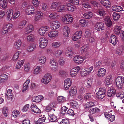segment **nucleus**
<instances>
[{
    "instance_id": "1",
    "label": "nucleus",
    "mask_w": 124,
    "mask_h": 124,
    "mask_svg": "<svg viewBox=\"0 0 124 124\" xmlns=\"http://www.w3.org/2000/svg\"><path fill=\"white\" fill-rule=\"evenodd\" d=\"M73 19L72 15L67 14L63 15L62 17V21L64 23L68 24L72 23L73 22Z\"/></svg>"
},
{
    "instance_id": "2",
    "label": "nucleus",
    "mask_w": 124,
    "mask_h": 124,
    "mask_svg": "<svg viewBox=\"0 0 124 124\" xmlns=\"http://www.w3.org/2000/svg\"><path fill=\"white\" fill-rule=\"evenodd\" d=\"M115 83L116 86L119 89H121L124 83V78L121 76H119L116 79Z\"/></svg>"
},
{
    "instance_id": "3",
    "label": "nucleus",
    "mask_w": 124,
    "mask_h": 124,
    "mask_svg": "<svg viewBox=\"0 0 124 124\" xmlns=\"http://www.w3.org/2000/svg\"><path fill=\"white\" fill-rule=\"evenodd\" d=\"M52 78V76L49 73L45 75L41 80L42 83L45 85L48 84L51 81Z\"/></svg>"
},
{
    "instance_id": "4",
    "label": "nucleus",
    "mask_w": 124,
    "mask_h": 124,
    "mask_svg": "<svg viewBox=\"0 0 124 124\" xmlns=\"http://www.w3.org/2000/svg\"><path fill=\"white\" fill-rule=\"evenodd\" d=\"M49 63L51 66H52L51 67V70L54 72H56L58 70L57 67L58 63L56 60L52 58L50 59Z\"/></svg>"
},
{
    "instance_id": "5",
    "label": "nucleus",
    "mask_w": 124,
    "mask_h": 124,
    "mask_svg": "<svg viewBox=\"0 0 124 124\" xmlns=\"http://www.w3.org/2000/svg\"><path fill=\"white\" fill-rule=\"evenodd\" d=\"M80 69V67L79 66H77L71 69L70 71V75L71 77L73 78L75 77Z\"/></svg>"
},
{
    "instance_id": "6",
    "label": "nucleus",
    "mask_w": 124,
    "mask_h": 124,
    "mask_svg": "<svg viewBox=\"0 0 124 124\" xmlns=\"http://www.w3.org/2000/svg\"><path fill=\"white\" fill-rule=\"evenodd\" d=\"M106 91L105 90L101 88H100L98 92L96 93V97L99 99H103L105 96Z\"/></svg>"
},
{
    "instance_id": "7",
    "label": "nucleus",
    "mask_w": 124,
    "mask_h": 124,
    "mask_svg": "<svg viewBox=\"0 0 124 124\" xmlns=\"http://www.w3.org/2000/svg\"><path fill=\"white\" fill-rule=\"evenodd\" d=\"M82 32L81 31H78L73 34L71 37L72 40L74 41H77L81 38L82 35Z\"/></svg>"
},
{
    "instance_id": "8",
    "label": "nucleus",
    "mask_w": 124,
    "mask_h": 124,
    "mask_svg": "<svg viewBox=\"0 0 124 124\" xmlns=\"http://www.w3.org/2000/svg\"><path fill=\"white\" fill-rule=\"evenodd\" d=\"M85 59L82 57L81 56L76 55L73 58L74 62L78 64H80L83 62Z\"/></svg>"
},
{
    "instance_id": "9",
    "label": "nucleus",
    "mask_w": 124,
    "mask_h": 124,
    "mask_svg": "<svg viewBox=\"0 0 124 124\" xmlns=\"http://www.w3.org/2000/svg\"><path fill=\"white\" fill-rule=\"evenodd\" d=\"M72 83L71 79L68 78L66 79L64 81V88L66 90H68L70 87Z\"/></svg>"
},
{
    "instance_id": "10",
    "label": "nucleus",
    "mask_w": 124,
    "mask_h": 124,
    "mask_svg": "<svg viewBox=\"0 0 124 124\" xmlns=\"http://www.w3.org/2000/svg\"><path fill=\"white\" fill-rule=\"evenodd\" d=\"M66 55L70 58H71L74 54L73 48L71 47H68L65 52Z\"/></svg>"
},
{
    "instance_id": "11",
    "label": "nucleus",
    "mask_w": 124,
    "mask_h": 124,
    "mask_svg": "<svg viewBox=\"0 0 124 124\" xmlns=\"http://www.w3.org/2000/svg\"><path fill=\"white\" fill-rule=\"evenodd\" d=\"M63 34L64 36L68 37L69 36L70 29L67 26H63L62 28Z\"/></svg>"
},
{
    "instance_id": "12",
    "label": "nucleus",
    "mask_w": 124,
    "mask_h": 124,
    "mask_svg": "<svg viewBox=\"0 0 124 124\" xmlns=\"http://www.w3.org/2000/svg\"><path fill=\"white\" fill-rule=\"evenodd\" d=\"M106 71L105 69L104 68L99 69L97 71V75L98 77L100 78L104 77L106 75Z\"/></svg>"
},
{
    "instance_id": "13",
    "label": "nucleus",
    "mask_w": 124,
    "mask_h": 124,
    "mask_svg": "<svg viewBox=\"0 0 124 124\" xmlns=\"http://www.w3.org/2000/svg\"><path fill=\"white\" fill-rule=\"evenodd\" d=\"M6 19L7 20H11L12 17H13V10L12 9L10 8L8 9L6 13Z\"/></svg>"
},
{
    "instance_id": "14",
    "label": "nucleus",
    "mask_w": 124,
    "mask_h": 124,
    "mask_svg": "<svg viewBox=\"0 0 124 124\" xmlns=\"http://www.w3.org/2000/svg\"><path fill=\"white\" fill-rule=\"evenodd\" d=\"M104 28L103 23L100 22H98L95 24L94 28L97 31H100L101 30H103Z\"/></svg>"
},
{
    "instance_id": "15",
    "label": "nucleus",
    "mask_w": 124,
    "mask_h": 124,
    "mask_svg": "<svg viewBox=\"0 0 124 124\" xmlns=\"http://www.w3.org/2000/svg\"><path fill=\"white\" fill-rule=\"evenodd\" d=\"M112 79V77L111 75H108L106 77L105 80V84L107 86L111 84Z\"/></svg>"
},
{
    "instance_id": "16",
    "label": "nucleus",
    "mask_w": 124,
    "mask_h": 124,
    "mask_svg": "<svg viewBox=\"0 0 124 124\" xmlns=\"http://www.w3.org/2000/svg\"><path fill=\"white\" fill-rule=\"evenodd\" d=\"M50 25L52 28L54 29H58L60 27V23L57 21L52 22Z\"/></svg>"
},
{
    "instance_id": "17",
    "label": "nucleus",
    "mask_w": 124,
    "mask_h": 124,
    "mask_svg": "<svg viewBox=\"0 0 124 124\" xmlns=\"http://www.w3.org/2000/svg\"><path fill=\"white\" fill-rule=\"evenodd\" d=\"M44 98V97L42 95H40L36 96L33 97L32 99L33 101L38 102L42 100Z\"/></svg>"
},
{
    "instance_id": "18",
    "label": "nucleus",
    "mask_w": 124,
    "mask_h": 124,
    "mask_svg": "<svg viewBox=\"0 0 124 124\" xmlns=\"http://www.w3.org/2000/svg\"><path fill=\"white\" fill-rule=\"evenodd\" d=\"M36 16L34 19L35 21H38L42 19L43 17V13L40 11H37L36 12Z\"/></svg>"
},
{
    "instance_id": "19",
    "label": "nucleus",
    "mask_w": 124,
    "mask_h": 124,
    "mask_svg": "<svg viewBox=\"0 0 124 124\" xmlns=\"http://www.w3.org/2000/svg\"><path fill=\"white\" fill-rule=\"evenodd\" d=\"M104 114L105 117L109 121L112 122L115 120V117L114 115L109 114L107 112H105Z\"/></svg>"
},
{
    "instance_id": "20",
    "label": "nucleus",
    "mask_w": 124,
    "mask_h": 124,
    "mask_svg": "<svg viewBox=\"0 0 124 124\" xmlns=\"http://www.w3.org/2000/svg\"><path fill=\"white\" fill-rule=\"evenodd\" d=\"M116 93L115 89L113 88H111L109 89L107 92V96L109 97L115 95Z\"/></svg>"
},
{
    "instance_id": "21",
    "label": "nucleus",
    "mask_w": 124,
    "mask_h": 124,
    "mask_svg": "<svg viewBox=\"0 0 124 124\" xmlns=\"http://www.w3.org/2000/svg\"><path fill=\"white\" fill-rule=\"evenodd\" d=\"M31 111L36 113H40L41 112V110L36 105L34 104H31Z\"/></svg>"
},
{
    "instance_id": "22",
    "label": "nucleus",
    "mask_w": 124,
    "mask_h": 124,
    "mask_svg": "<svg viewBox=\"0 0 124 124\" xmlns=\"http://www.w3.org/2000/svg\"><path fill=\"white\" fill-rule=\"evenodd\" d=\"M12 90L10 89H8L7 91L6 97L8 100L11 101L12 99L13 95L12 93Z\"/></svg>"
},
{
    "instance_id": "23",
    "label": "nucleus",
    "mask_w": 124,
    "mask_h": 124,
    "mask_svg": "<svg viewBox=\"0 0 124 124\" xmlns=\"http://www.w3.org/2000/svg\"><path fill=\"white\" fill-rule=\"evenodd\" d=\"M26 23V20H23L20 22L17 26V29L19 30L22 29L24 27Z\"/></svg>"
},
{
    "instance_id": "24",
    "label": "nucleus",
    "mask_w": 124,
    "mask_h": 124,
    "mask_svg": "<svg viewBox=\"0 0 124 124\" xmlns=\"http://www.w3.org/2000/svg\"><path fill=\"white\" fill-rule=\"evenodd\" d=\"M8 4L7 0H0V6L2 8H7Z\"/></svg>"
},
{
    "instance_id": "25",
    "label": "nucleus",
    "mask_w": 124,
    "mask_h": 124,
    "mask_svg": "<svg viewBox=\"0 0 124 124\" xmlns=\"http://www.w3.org/2000/svg\"><path fill=\"white\" fill-rule=\"evenodd\" d=\"M77 92V88L76 87L72 88L70 90L69 94L70 96L73 97L76 95Z\"/></svg>"
},
{
    "instance_id": "26",
    "label": "nucleus",
    "mask_w": 124,
    "mask_h": 124,
    "mask_svg": "<svg viewBox=\"0 0 124 124\" xmlns=\"http://www.w3.org/2000/svg\"><path fill=\"white\" fill-rule=\"evenodd\" d=\"M60 4V3L59 2H55L52 3L50 6V9L53 10H56Z\"/></svg>"
},
{
    "instance_id": "27",
    "label": "nucleus",
    "mask_w": 124,
    "mask_h": 124,
    "mask_svg": "<svg viewBox=\"0 0 124 124\" xmlns=\"http://www.w3.org/2000/svg\"><path fill=\"white\" fill-rule=\"evenodd\" d=\"M110 41L113 45L116 44L117 42V40L116 36L114 35H112L111 36L110 38Z\"/></svg>"
},
{
    "instance_id": "28",
    "label": "nucleus",
    "mask_w": 124,
    "mask_h": 124,
    "mask_svg": "<svg viewBox=\"0 0 124 124\" xmlns=\"http://www.w3.org/2000/svg\"><path fill=\"white\" fill-rule=\"evenodd\" d=\"M58 32L57 31H50L48 34V36L50 38L56 37L58 35Z\"/></svg>"
},
{
    "instance_id": "29",
    "label": "nucleus",
    "mask_w": 124,
    "mask_h": 124,
    "mask_svg": "<svg viewBox=\"0 0 124 124\" xmlns=\"http://www.w3.org/2000/svg\"><path fill=\"white\" fill-rule=\"evenodd\" d=\"M67 9L69 11H73L76 9V7L70 3H68L67 5Z\"/></svg>"
},
{
    "instance_id": "30",
    "label": "nucleus",
    "mask_w": 124,
    "mask_h": 124,
    "mask_svg": "<svg viewBox=\"0 0 124 124\" xmlns=\"http://www.w3.org/2000/svg\"><path fill=\"white\" fill-rule=\"evenodd\" d=\"M111 8L113 11L117 12H119L123 10V8L121 6L116 5L112 6Z\"/></svg>"
},
{
    "instance_id": "31",
    "label": "nucleus",
    "mask_w": 124,
    "mask_h": 124,
    "mask_svg": "<svg viewBox=\"0 0 124 124\" xmlns=\"http://www.w3.org/2000/svg\"><path fill=\"white\" fill-rule=\"evenodd\" d=\"M70 107L74 109L78 108L79 107V105L78 102L75 101H71L70 103Z\"/></svg>"
},
{
    "instance_id": "32",
    "label": "nucleus",
    "mask_w": 124,
    "mask_h": 124,
    "mask_svg": "<svg viewBox=\"0 0 124 124\" xmlns=\"http://www.w3.org/2000/svg\"><path fill=\"white\" fill-rule=\"evenodd\" d=\"M121 29V28L120 26L116 25L114 27L113 31L115 33L118 35L120 34Z\"/></svg>"
},
{
    "instance_id": "33",
    "label": "nucleus",
    "mask_w": 124,
    "mask_h": 124,
    "mask_svg": "<svg viewBox=\"0 0 124 124\" xmlns=\"http://www.w3.org/2000/svg\"><path fill=\"white\" fill-rule=\"evenodd\" d=\"M55 106L54 104L52 103H50L46 106V110L47 112H49Z\"/></svg>"
},
{
    "instance_id": "34",
    "label": "nucleus",
    "mask_w": 124,
    "mask_h": 124,
    "mask_svg": "<svg viewBox=\"0 0 124 124\" xmlns=\"http://www.w3.org/2000/svg\"><path fill=\"white\" fill-rule=\"evenodd\" d=\"M25 62V60H19L17 62L16 66V68L17 69H19L22 66Z\"/></svg>"
},
{
    "instance_id": "35",
    "label": "nucleus",
    "mask_w": 124,
    "mask_h": 124,
    "mask_svg": "<svg viewBox=\"0 0 124 124\" xmlns=\"http://www.w3.org/2000/svg\"><path fill=\"white\" fill-rule=\"evenodd\" d=\"M79 24L83 27H85L88 26V23L85 19H81L79 21Z\"/></svg>"
},
{
    "instance_id": "36",
    "label": "nucleus",
    "mask_w": 124,
    "mask_h": 124,
    "mask_svg": "<svg viewBox=\"0 0 124 124\" xmlns=\"http://www.w3.org/2000/svg\"><path fill=\"white\" fill-rule=\"evenodd\" d=\"M93 13L91 12H87L85 13L83 15V18L85 19H90L93 16Z\"/></svg>"
},
{
    "instance_id": "37",
    "label": "nucleus",
    "mask_w": 124,
    "mask_h": 124,
    "mask_svg": "<svg viewBox=\"0 0 124 124\" xmlns=\"http://www.w3.org/2000/svg\"><path fill=\"white\" fill-rule=\"evenodd\" d=\"M59 16V15L55 12H53L51 13L49 16V17L53 19H57Z\"/></svg>"
},
{
    "instance_id": "38",
    "label": "nucleus",
    "mask_w": 124,
    "mask_h": 124,
    "mask_svg": "<svg viewBox=\"0 0 124 124\" xmlns=\"http://www.w3.org/2000/svg\"><path fill=\"white\" fill-rule=\"evenodd\" d=\"M106 25L108 27H110L112 25V22L108 17H107L104 19Z\"/></svg>"
},
{
    "instance_id": "39",
    "label": "nucleus",
    "mask_w": 124,
    "mask_h": 124,
    "mask_svg": "<svg viewBox=\"0 0 124 124\" xmlns=\"http://www.w3.org/2000/svg\"><path fill=\"white\" fill-rule=\"evenodd\" d=\"M46 57L44 56H41L38 59V61L39 63L42 64H45L46 61Z\"/></svg>"
},
{
    "instance_id": "40",
    "label": "nucleus",
    "mask_w": 124,
    "mask_h": 124,
    "mask_svg": "<svg viewBox=\"0 0 124 124\" xmlns=\"http://www.w3.org/2000/svg\"><path fill=\"white\" fill-rule=\"evenodd\" d=\"M42 67L41 66H38L34 70L33 73L34 74H37L42 71Z\"/></svg>"
},
{
    "instance_id": "41",
    "label": "nucleus",
    "mask_w": 124,
    "mask_h": 124,
    "mask_svg": "<svg viewBox=\"0 0 124 124\" xmlns=\"http://www.w3.org/2000/svg\"><path fill=\"white\" fill-rule=\"evenodd\" d=\"M21 44V40L18 39L16 41L14 44L15 47L16 49L19 48Z\"/></svg>"
},
{
    "instance_id": "42",
    "label": "nucleus",
    "mask_w": 124,
    "mask_h": 124,
    "mask_svg": "<svg viewBox=\"0 0 124 124\" xmlns=\"http://www.w3.org/2000/svg\"><path fill=\"white\" fill-rule=\"evenodd\" d=\"M21 53V52L18 51L16 52L14 54L12 58L13 61H16L17 60L19 57V53Z\"/></svg>"
},
{
    "instance_id": "43",
    "label": "nucleus",
    "mask_w": 124,
    "mask_h": 124,
    "mask_svg": "<svg viewBox=\"0 0 124 124\" xmlns=\"http://www.w3.org/2000/svg\"><path fill=\"white\" fill-rule=\"evenodd\" d=\"M123 47L122 46H120L118 48L116 53L117 55H120L123 53Z\"/></svg>"
},
{
    "instance_id": "44",
    "label": "nucleus",
    "mask_w": 124,
    "mask_h": 124,
    "mask_svg": "<svg viewBox=\"0 0 124 124\" xmlns=\"http://www.w3.org/2000/svg\"><path fill=\"white\" fill-rule=\"evenodd\" d=\"M61 3L58 7L56 10L57 12H61L63 11L65 8V6L63 5H61Z\"/></svg>"
},
{
    "instance_id": "45",
    "label": "nucleus",
    "mask_w": 124,
    "mask_h": 124,
    "mask_svg": "<svg viewBox=\"0 0 124 124\" xmlns=\"http://www.w3.org/2000/svg\"><path fill=\"white\" fill-rule=\"evenodd\" d=\"M24 69L26 72H29L31 69V65L30 63L28 62L26 63L24 65Z\"/></svg>"
},
{
    "instance_id": "46",
    "label": "nucleus",
    "mask_w": 124,
    "mask_h": 124,
    "mask_svg": "<svg viewBox=\"0 0 124 124\" xmlns=\"http://www.w3.org/2000/svg\"><path fill=\"white\" fill-rule=\"evenodd\" d=\"M89 49L88 47L86 45L82 46L81 48L80 52L81 53H83L86 52Z\"/></svg>"
},
{
    "instance_id": "47",
    "label": "nucleus",
    "mask_w": 124,
    "mask_h": 124,
    "mask_svg": "<svg viewBox=\"0 0 124 124\" xmlns=\"http://www.w3.org/2000/svg\"><path fill=\"white\" fill-rule=\"evenodd\" d=\"M85 36L86 38L90 37L92 35V31L88 29H86L85 30Z\"/></svg>"
},
{
    "instance_id": "48",
    "label": "nucleus",
    "mask_w": 124,
    "mask_h": 124,
    "mask_svg": "<svg viewBox=\"0 0 124 124\" xmlns=\"http://www.w3.org/2000/svg\"><path fill=\"white\" fill-rule=\"evenodd\" d=\"M113 18L115 21H116L118 20L120 17V15L118 13L114 12L112 14Z\"/></svg>"
},
{
    "instance_id": "49",
    "label": "nucleus",
    "mask_w": 124,
    "mask_h": 124,
    "mask_svg": "<svg viewBox=\"0 0 124 124\" xmlns=\"http://www.w3.org/2000/svg\"><path fill=\"white\" fill-rule=\"evenodd\" d=\"M21 15L20 11H17L13 13V18L14 19H16L18 18Z\"/></svg>"
},
{
    "instance_id": "50",
    "label": "nucleus",
    "mask_w": 124,
    "mask_h": 124,
    "mask_svg": "<svg viewBox=\"0 0 124 124\" xmlns=\"http://www.w3.org/2000/svg\"><path fill=\"white\" fill-rule=\"evenodd\" d=\"M44 116L45 115H44L43 117L39 118L37 121H34V122L36 124H40L44 122L45 120L46 119L44 117Z\"/></svg>"
},
{
    "instance_id": "51",
    "label": "nucleus",
    "mask_w": 124,
    "mask_h": 124,
    "mask_svg": "<svg viewBox=\"0 0 124 124\" xmlns=\"http://www.w3.org/2000/svg\"><path fill=\"white\" fill-rule=\"evenodd\" d=\"M100 110L98 108H96L91 109L89 111L91 114H93L98 112H100Z\"/></svg>"
},
{
    "instance_id": "52",
    "label": "nucleus",
    "mask_w": 124,
    "mask_h": 124,
    "mask_svg": "<svg viewBox=\"0 0 124 124\" xmlns=\"http://www.w3.org/2000/svg\"><path fill=\"white\" fill-rule=\"evenodd\" d=\"M31 36V42H33L32 43L31 42V48H32V51L36 48V43L35 42V38L34 37H33Z\"/></svg>"
},
{
    "instance_id": "53",
    "label": "nucleus",
    "mask_w": 124,
    "mask_h": 124,
    "mask_svg": "<svg viewBox=\"0 0 124 124\" xmlns=\"http://www.w3.org/2000/svg\"><path fill=\"white\" fill-rule=\"evenodd\" d=\"M57 101L59 102L63 103L66 101V98L62 96H59L58 97Z\"/></svg>"
},
{
    "instance_id": "54",
    "label": "nucleus",
    "mask_w": 124,
    "mask_h": 124,
    "mask_svg": "<svg viewBox=\"0 0 124 124\" xmlns=\"http://www.w3.org/2000/svg\"><path fill=\"white\" fill-rule=\"evenodd\" d=\"M63 53V50L62 49H59L57 50L54 53L55 56H60Z\"/></svg>"
},
{
    "instance_id": "55",
    "label": "nucleus",
    "mask_w": 124,
    "mask_h": 124,
    "mask_svg": "<svg viewBox=\"0 0 124 124\" xmlns=\"http://www.w3.org/2000/svg\"><path fill=\"white\" fill-rule=\"evenodd\" d=\"M83 8H91V6L89 5L88 2L85 1H83L82 3Z\"/></svg>"
},
{
    "instance_id": "56",
    "label": "nucleus",
    "mask_w": 124,
    "mask_h": 124,
    "mask_svg": "<svg viewBox=\"0 0 124 124\" xmlns=\"http://www.w3.org/2000/svg\"><path fill=\"white\" fill-rule=\"evenodd\" d=\"M49 116L50 117H49V118L51 122H54L55 121L57 120V117L53 114H50Z\"/></svg>"
},
{
    "instance_id": "57",
    "label": "nucleus",
    "mask_w": 124,
    "mask_h": 124,
    "mask_svg": "<svg viewBox=\"0 0 124 124\" xmlns=\"http://www.w3.org/2000/svg\"><path fill=\"white\" fill-rule=\"evenodd\" d=\"M97 14L98 15H99L100 16H103L106 15L105 12L102 9L99 10Z\"/></svg>"
},
{
    "instance_id": "58",
    "label": "nucleus",
    "mask_w": 124,
    "mask_h": 124,
    "mask_svg": "<svg viewBox=\"0 0 124 124\" xmlns=\"http://www.w3.org/2000/svg\"><path fill=\"white\" fill-rule=\"evenodd\" d=\"M61 45V43H60L56 42H54L52 44V46L55 48L59 47Z\"/></svg>"
},
{
    "instance_id": "59",
    "label": "nucleus",
    "mask_w": 124,
    "mask_h": 124,
    "mask_svg": "<svg viewBox=\"0 0 124 124\" xmlns=\"http://www.w3.org/2000/svg\"><path fill=\"white\" fill-rule=\"evenodd\" d=\"M102 5L105 7H109L110 6V2L109 0H107L102 4Z\"/></svg>"
},
{
    "instance_id": "60",
    "label": "nucleus",
    "mask_w": 124,
    "mask_h": 124,
    "mask_svg": "<svg viewBox=\"0 0 124 124\" xmlns=\"http://www.w3.org/2000/svg\"><path fill=\"white\" fill-rule=\"evenodd\" d=\"M20 112L17 110H14L13 111L12 113V115L14 117H16L18 116L20 114Z\"/></svg>"
},
{
    "instance_id": "61",
    "label": "nucleus",
    "mask_w": 124,
    "mask_h": 124,
    "mask_svg": "<svg viewBox=\"0 0 124 124\" xmlns=\"http://www.w3.org/2000/svg\"><path fill=\"white\" fill-rule=\"evenodd\" d=\"M8 32V31L7 29L5 27H3L2 28L1 31V34L3 35L7 34Z\"/></svg>"
},
{
    "instance_id": "62",
    "label": "nucleus",
    "mask_w": 124,
    "mask_h": 124,
    "mask_svg": "<svg viewBox=\"0 0 124 124\" xmlns=\"http://www.w3.org/2000/svg\"><path fill=\"white\" fill-rule=\"evenodd\" d=\"M41 6L43 11H45L47 10L48 7L46 3L44 2L42 3Z\"/></svg>"
},
{
    "instance_id": "63",
    "label": "nucleus",
    "mask_w": 124,
    "mask_h": 124,
    "mask_svg": "<svg viewBox=\"0 0 124 124\" xmlns=\"http://www.w3.org/2000/svg\"><path fill=\"white\" fill-rule=\"evenodd\" d=\"M31 2L35 7H38L40 3V1L38 0H32Z\"/></svg>"
},
{
    "instance_id": "64",
    "label": "nucleus",
    "mask_w": 124,
    "mask_h": 124,
    "mask_svg": "<svg viewBox=\"0 0 124 124\" xmlns=\"http://www.w3.org/2000/svg\"><path fill=\"white\" fill-rule=\"evenodd\" d=\"M116 96L119 97L120 98H124V92H118L116 94Z\"/></svg>"
}]
</instances>
